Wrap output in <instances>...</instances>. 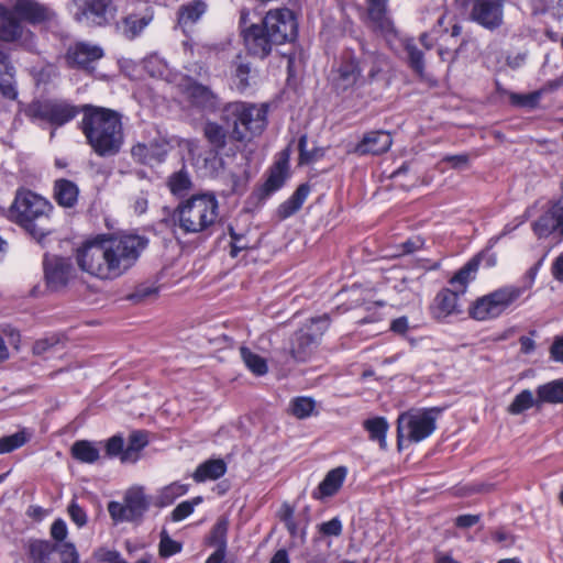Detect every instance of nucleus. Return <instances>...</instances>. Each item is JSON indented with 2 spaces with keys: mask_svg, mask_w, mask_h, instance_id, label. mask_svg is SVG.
<instances>
[{
  "mask_svg": "<svg viewBox=\"0 0 563 563\" xmlns=\"http://www.w3.org/2000/svg\"><path fill=\"white\" fill-rule=\"evenodd\" d=\"M95 556L100 562L115 563L121 559V554L115 550L100 548L95 552Z\"/></svg>",
  "mask_w": 563,
  "mask_h": 563,
  "instance_id": "0e129e2a",
  "label": "nucleus"
},
{
  "mask_svg": "<svg viewBox=\"0 0 563 563\" xmlns=\"http://www.w3.org/2000/svg\"><path fill=\"white\" fill-rule=\"evenodd\" d=\"M151 21L152 14H144L142 16L130 14L123 20L122 33L126 38L133 40L140 35Z\"/></svg>",
  "mask_w": 563,
  "mask_h": 563,
  "instance_id": "e433bc0d",
  "label": "nucleus"
},
{
  "mask_svg": "<svg viewBox=\"0 0 563 563\" xmlns=\"http://www.w3.org/2000/svg\"><path fill=\"white\" fill-rule=\"evenodd\" d=\"M15 11L22 18L32 22H40L49 16V10L34 0H18Z\"/></svg>",
  "mask_w": 563,
  "mask_h": 563,
  "instance_id": "2f4dec72",
  "label": "nucleus"
},
{
  "mask_svg": "<svg viewBox=\"0 0 563 563\" xmlns=\"http://www.w3.org/2000/svg\"><path fill=\"white\" fill-rule=\"evenodd\" d=\"M147 241L134 234L100 236L77 249L79 268L101 280H113L125 274L137 261Z\"/></svg>",
  "mask_w": 563,
  "mask_h": 563,
  "instance_id": "f257e3e1",
  "label": "nucleus"
},
{
  "mask_svg": "<svg viewBox=\"0 0 563 563\" xmlns=\"http://www.w3.org/2000/svg\"><path fill=\"white\" fill-rule=\"evenodd\" d=\"M307 136L302 135L299 139V163L300 164H311L319 161L324 156V150L321 147H314L311 151L307 150Z\"/></svg>",
  "mask_w": 563,
  "mask_h": 563,
  "instance_id": "8fccbe9b",
  "label": "nucleus"
},
{
  "mask_svg": "<svg viewBox=\"0 0 563 563\" xmlns=\"http://www.w3.org/2000/svg\"><path fill=\"white\" fill-rule=\"evenodd\" d=\"M371 67L368 69V80L373 81L376 79L377 75L383 70L384 66L387 64L386 58L383 56L371 55L368 56Z\"/></svg>",
  "mask_w": 563,
  "mask_h": 563,
  "instance_id": "680f3d73",
  "label": "nucleus"
},
{
  "mask_svg": "<svg viewBox=\"0 0 563 563\" xmlns=\"http://www.w3.org/2000/svg\"><path fill=\"white\" fill-rule=\"evenodd\" d=\"M550 353L554 361L563 363V336L554 340Z\"/></svg>",
  "mask_w": 563,
  "mask_h": 563,
  "instance_id": "774afa93",
  "label": "nucleus"
},
{
  "mask_svg": "<svg viewBox=\"0 0 563 563\" xmlns=\"http://www.w3.org/2000/svg\"><path fill=\"white\" fill-rule=\"evenodd\" d=\"M55 550L59 553L62 563H78V553L73 543H62Z\"/></svg>",
  "mask_w": 563,
  "mask_h": 563,
  "instance_id": "6e6d98bb",
  "label": "nucleus"
},
{
  "mask_svg": "<svg viewBox=\"0 0 563 563\" xmlns=\"http://www.w3.org/2000/svg\"><path fill=\"white\" fill-rule=\"evenodd\" d=\"M77 112L76 107L64 100L34 101L25 110V114L31 120L53 125H63L69 122Z\"/></svg>",
  "mask_w": 563,
  "mask_h": 563,
  "instance_id": "6e6552de",
  "label": "nucleus"
},
{
  "mask_svg": "<svg viewBox=\"0 0 563 563\" xmlns=\"http://www.w3.org/2000/svg\"><path fill=\"white\" fill-rule=\"evenodd\" d=\"M71 453L75 459L84 463H93L99 459V450L89 441H77L73 444Z\"/></svg>",
  "mask_w": 563,
  "mask_h": 563,
  "instance_id": "ea45409f",
  "label": "nucleus"
},
{
  "mask_svg": "<svg viewBox=\"0 0 563 563\" xmlns=\"http://www.w3.org/2000/svg\"><path fill=\"white\" fill-rule=\"evenodd\" d=\"M108 511L111 518L115 521H130L125 504L111 501L108 505Z\"/></svg>",
  "mask_w": 563,
  "mask_h": 563,
  "instance_id": "052dcab7",
  "label": "nucleus"
},
{
  "mask_svg": "<svg viewBox=\"0 0 563 563\" xmlns=\"http://www.w3.org/2000/svg\"><path fill=\"white\" fill-rule=\"evenodd\" d=\"M364 429L368 432L372 441H377L382 449H386V435L388 431V422L383 417H375L364 421Z\"/></svg>",
  "mask_w": 563,
  "mask_h": 563,
  "instance_id": "f704fd0d",
  "label": "nucleus"
},
{
  "mask_svg": "<svg viewBox=\"0 0 563 563\" xmlns=\"http://www.w3.org/2000/svg\"><path fill=\"white\" fill-rule=\"evenodd\" d=\"M227 472V465L223 460H208L201 463L192 474V478L197 483L206 481H216L223 476Z\"/></svg>",
  "mask_w": 563,
  "mask_h": 563,
  "instance_id": "5701e85b",
  "label": "nucleus"
},
{
  "mask_svg": "<svg viewBox=\"0 0 563 563\" xmlns=\"http://www.w3.org/2000/svg\"><path fill=\"white\" fill-rule=\"evenodd\" d=\"M506 0H474L471 19L479 25L494 30L501 25Z\"/></svg>",
  "mask_w": 563,
  "mask_h": 563,
  "instance_id": "9d476101",
  "label": "nucleus"
},
{
  "mask_svg": "<svg viewBox=\"0 0 563 563\" xmlns=\"http://www.w3.org/2000/svg\"><path fill=\"white\" fill-rule=\"evenodd\" d=\"M14 77V66L9 57L0 51V90L5 98L11 100H14L18 96Z\"/></svg>",
  "mask_w": 563,
  "mask_h": 563,
  "instance_id": "412c9836",
  "label": "nucleus"
},
{
  "mask_svg": "<svg viewBox=\"0 0 563 563\" xmlns=\"http://www.w3.org/2000/svg\"><path fill=\"white\" fill-rule=\"evenodd\" d=\"M461 33L462 26L452 20L448 21L445 12H442L432 30L421 34L420 42L427 49H430L439 42L446 44L456 42Z\"/></svg>",
  "mask_w": 563,
  "mask_h": 563,
  "instance_id": "9b49d317",
  "label": "nucleus"
},
{
  "mask_svg": "<svg viewBox=\"0 0 563 563\" xmlns=\"http://www.w3.org/2000/svg\"><path fill=\"white\" fill-rule=\"evenodd\" d=\"M147 444V434L143 431H133L129 437V443L122 452L121 462L135 463L139 452Z\"/></svg>",
  "mask_w": 563,
  "mask_h": 563,
  "instance_id": "c9c22d12",
  "label": "nucleus"
},
{
  "mask_svg": "<svg viewBox=\"0 0 563 563\" xmlns=\"http://www.w3.org/2000/svg\"><path fill=\"white\" fill-rule=\"evenodd\" d=\"M479 266V258L475 257L468 261L462 268H460L454 276L450 279L452 289L460 295L465 294L468 284L475 279Z\"/></svg>",
  "mask_w": 563,
  "mask_h": 563,
  "instance_id": "4be33fe9",
  "label": "nucleus"
},
{
  "mask_svg": "<svg viewBox=\"0 0 563 563\" xmlns=\"http://www.w3.org/2000/svg\"><path fill=\"white\" fill-rule=\"evenodd\" d=\"M124 440L121 435H113L106 442V452L109 456H122Z\"/></svg>",
  "mask_w": 563,
  "mask_h": 563,
  "instance_id": "bf43d9fd",
  "label": "nucleus"
},
{
  "mask_svg": "<svg viewBox=\"0 0 563 563\" xmlns=\"http://www.w3.org/2000/svg\"><path fill=\"white\" fill-rule=\"evenodd\" d=\"M44 272L46 284L52 290L64 288L74 277V268L69 260L57 256L45 258Z\"/></svg>",
  "mask_w": 563,
  "mask_h": 563,
  "instance_id": "f8f14e48",
  "label": "nucleus"
},
{
  "mask_svg": "<svg viewBox=\"0 0 563 563\" xmlns=\"http://www.w3.org/2000/svg\"><path fill=\"white\" fill-rule=\"evenodd\" d=\"M409 329L410 325L407 317H399L390 323V330L400 335H405Z\"/></svg>",
  "mask_w": 563,
  "mask_h": 563,
  "instance_id": "338daca9",
  "label": "nucleus"
},
{
  "mask_svg": "<svg viewBox=\"0 0 563 563\" xmlns=\"http://www.w3.org/2000/svg\"><path fill=\"white\" fill-rule=\"evenodd\" d=\"M129 520L133 521L142 517L147 509V500L140 488L130 489L124 498Z\"/></svg>",
  "mask_w": 563,
  "mask_h": 563,
  "instance_id": "72a5a7b5",
  "label": "nucleus"
},
{
  "mask_svg": "<svg viewBox=\"0 0 563 563\" xmlns=\"http://www.w3.org/2000/svg\"><path fill=\"white\" fill-rule=\"evenodd\" d=\"M201 503H202V497H200V496H197L190 500L181 501L172 511V514H170L172 520L175 522H178V521L186 519L194 512L195 507H197Z\"/></svg>",
  "mask_w": 563,
  "mask_h": 563,
  "instance_id": "09e8293b",
  "label": "nucleus"
},
{
  "mask_svg": "<svg viewBox=\"0 0 563 563\" xmlns=\"http://www.w3.org/2000/svg\"><path fill=\"white\" fill-rule=\"evenodd\" d=\"M152 145L145 143H139L132 147V156L140 163L151 164L153 161L161 162L163 157L166 155V150L163 148L162 152H152Z\"/></svg>",
  "mask_w": 563,
  "mask_h": 563,
  "instance_id": "79ce46f5",
  "label": "nucleus"
},
{
  "mask_svg": "<svg viewBox=\"0 0 563 563\" xmlns=\"http://www.w3.org/2000/svg\"><path fill=\"white\" fill-rule=\"evenodd\" d=\"M438 413L434 408L410 409L400 413L397 419L398 444L404 439L417 443L429 438L437 428Z\"/></svg>",
  "mask_w": 563,
  "mask_h": 563,
  "instance_id": "0eeeda50",
  "label": "nucleus"
},
{
  "mask_svg": "<svg viewBox=\"0 0 563 563\" xmlns=\"http://www.w3.org/2000/svg\"><path fill=\"white\" fill-rule=\"evenodd\" d=\"M536 393L541 407L544 404H563V378L538 386Z\"/></svg>",
  "mask_w": 563,
  "mask_h": 563,
  "instance_id": "a878e982",
  "label": "nucleus"
},
{
  "mask_svg": "<svg viewBox=\"0 0 563 563\" xmlns=\"http://www.w3.org/2000/svg\"><path fill=\"white\" fill-rule=\"evenodd\" d=\"M347 475L345 466H338L327 473L322 482L312 492V497L322 500L334 496L342 487Z\"/></svg>",
  "mask_w": 563,
  "mask_h": 563,
  "instance_id": "6ab92c4d",
  "label": "nucleus"
},
{
  "mask_svg": "<svg viewBox=\"0 0 563 563\" xmlns=\"http://www.w3.org/2000/svg\"><path fill=\"white\" fill-rule=\"evenodd\" d=\"M21 34V25L12 12L0 4V40L14 41Z\"/></svg>",
  "mask_w": 563,
  "mask_h": 563,
  "instance_id": "473e14b6",
  "label": "nucleus"
},
{
  "mask_svg": "<svg viewBox=\"0 0 563 563\" xmlns=\"http://www.w3.org/2000/svg\"><path fill=\"white\" fill-rule=\"evenodd\" d=\"M180 551L181 544L173 540L165 530L162 531L159 541V555L162 558H169L179 553Z\"/></svg>",
  "mask_w": 563,
  "mask_h": 563,
  "instance_id": "603ef678",
  "label": "nucleus"
},
{
  "mask_svg": "<svg viewBox=\"0 0 563 563\" xmlns=\"http://www.w3.org/2000/svg\"><path fill=\"white\" fill-rule=\"evenodd\" d=\"M143 68L153 78L163 79L167 82H173L176 79L167 63L158 55H151L143 60Z\"/></svg>",
  "mask_w": 563,
  "mask_h": 563,
  "instance_id": "bb28decb",
  "label": "nucleus"
},
{
  "mask_svg": "<svg viewBox=\"0 0 563 563\" xmlns=\"http://www.w3.org/2000/svg\"><path fill=\"white\" fill-rule=\"evenodd\" d=\"M525 289L509 285L500 287L487 295L477 298L470 307L471 318L477 321H488L500 317L516 300L520 298Z\"/></svg>",
  "mask_w": 563,
  "mask_h": 563,
  "instance_id": "423d86ee",
  "label": "nucleus"
},
{
  "mask_svg": "<svg viewBox=\"0 0 563 563\" xmlns=\"http://www.w3.org/2000/svg\"><path fill=\"white\" fill-rule=\"evenodd\" d=\"M51 536L56 541H63L67 537V526L63 519H57L53 522Z\"/></svg>",
  "mask_w": 563,
  "mask_h": 563,
  "instance_id": "69168bd1",
  "label": "nucleus"
},
{
  "mask_svg": "<svg viewBox=\"0 0 563 563\" xmlns=\"http://www.w3.org/2000/svg\"><path fill=\"white\" fill-rule=\"evenodd\" d=\"M360 78V67L354 59H351L340 66L335 77V87L338 90L345 91L355 86Z\"/></svg>",
  "mask_w": 563,
  "mask_h": 563,
  "instance_id": "c85d7f7f",
  "label": "nucleus"
},
{
  "mask_svg": "<svg viewBox=\"0 0 563 563\" xmlns=\"http://www.w3.org/2000/svg\"><path fill=\"white\" fill-rule=\"evenodd\" d=\"M316 402L310 397H297L290 402V411L298 419H305L311 416Z\"/></svg>",
  "mask_w": 563,
  "mask_h": 563,
  "instance_id": "a18cd8bd",
  "label": "nucleus"
},
{
  "mask_svg": "<svg viewBox=\"0 0 563 563\" xmlns=\"http://www.w3.org/2000/svg\"><path fill=\"white\" fill-rule=\"evenodd\" d=\"M68 515L74 523L79 528L87 523L86 511L75 500H73L68 506Z\"/></svg>",
  "mask_w": 563,
  "mask_h": 563,
  "instance_id": "13d9d810",
  "label": "nucleus"
},
{
  "mask_svg": "<svg viewBox=\"0 0 563 563\" xmlns=\"http://www.w3.org/2000/svg\"><path fill=\"white\" fill-rule=\"evenodd\" d=\"M532 407L541 408V404L538 402V396L534 397L531 390L525 389L515 397L508 407V412L520 415Z\"/></svg>",
  "mask_w": 563,
  "mask_h": 563,
  "instance_id": "58836bf2",
  "label": "nucleus"
},
{
  "mask_svg": "<svg viewBox=\"0 0 563 563\" xmlns=\"http://www.w3.org/2000/svg\"><path fill=\"white\" fill-rule=\"evenodd\" d=\"M240 354L244 364L253 374L261 376L267 373V364L262 356L244 346L240 349Z\"/></svg>",
  "mask_w": 563,
  "mask_h": 563,
  "instance_id": "a19ab883",
  "label": "nucleus"
},
{
  "mask_svg": "<svg viewBox=\"0 0 563 563\" xmlns=\"http://www.w3.org/2000/svg\"><path fill=\"white\" fill-rule=\"evenodd\" d=\"M243 38L249 52L261 58L266 57L271 52L275 42L271 41V36L264 30L263 25L252 24L242 30Z\"/></svg>",
  "mask_w": 563,
  "mask_h": 563,
  "instance_id": "2eb2a0df",
  "label": "nucleus"
},
{
  "mask_svg": "<svg viewBox=\"0 0 563 563\" xmlns=\"http://www.w3.org/2000/svg\"><path fill=\"white\" fill-rule=\"evenodd\" d=\"M263 26L276 45L291 42L297 36L296 16L287 8L269 10L263 19Z\"/></svg>",
  "mask_w": 563,
  "mask_h": 563,
  "instance_id": "1a4fd4ad",
  "label": "nucleus"
},
{
  "mask_svg": "<svg viewBox=\"0 0 563 563\" xmlns=\"http://www.w3.org/2000/svg\"><path fill=\"white\" fill-rule=\"evenodd\" d=\"M207 4L201 0H191L178 10V24L187 27L196 23L206 12Z\"/></svg>",
  "mask_w": 563,
  "mask_h": 563,
  "instance_id": "cd10ccee",
  "label": "nucleus"
},
{
  "mask_svg": "<svg viewBox=\"0 0 563 563\" xmlns=\"http://www.w3.org/2000/svg\"><path fill=\"white\" fill-rule=\"evenodd\" d=\"M185 92L192 103L202 108H213L217 104L216 95L207 87L197 82H188Z\"/></svg>",
  "mask_w": 563,
  "mask_h": 563,
  "instance_id": "b1692460",
  "label": "nucleus"
},
{
  "mask_svg": "<svg viewBox=\"0 0 563 563\" xmlns=\"http://www.w3.org/2000/svg\"><path fill=\"white\" fill-rule=\"evenodd\" d=\"M53 206L44 197L30 191L16 192L9 210L11 221L24 229L37 241H42L51 232V213Z\"/></svg>",
  "mask_w": 563,
  "mask_h": 563,
  "instance_id": "7ed1b4c3",
  "label": "nucleus"
},
{
  "mask_svg": "<svg viewBox=\"0 0 563 563\" xmlns=\"http://www.w3.org/2000/svg\"><path fill=\"white\" fill-rule=\"evenodd\" d=\"M406 52L408 54L410 67L419 75H422L424 69L423 54L418 47L412 43L408 42L406 44Z\"/></svg>",
  "mask_w": 563,
  "mask_h": 563,
  "instance_id": "3c124183",
  "label": "nucleus"
},
{
  "mask_svg": "<svg viewBox=\"0 0 563 563\" xmlns=\"http://www.w3.org/2000/svg\"><path fill=\"white\" fill-rule=\"evenodd\" d=\"M309 187L307 185H300L294 195L280 205L278 212L282 218H288L298 211L309 195Z\"/></svg>",
  "mask_w": 563,
  "mask_h": 563,
  "instance_id": "4c0bfd02",
  "label": "nucleus"
},
{
  "mask_svg": "<svg viewBox=\"0 0 563 563\" xmlns=\"http://www.w3.org/2000/svg\"><path fill=\"white\" fill-rule=\"evenodd\" d=\"M461 295L451 288L440 290L434 297L430 310L432 316L438 320L460 313L459 297Z\"/></svg>",
  "mask_w": 563,
  "mask_h": 563,
  "instance_id": "f3484780",
  "label": "nucleus"
},
{
  "mask_svg": "<svg viewBox=\"0 0 563 563\" xmlns=\"http://www.w3.org/2000/svg\"><path fill=\"white\" fill-rule=\"evenodd\" d=\"M288 177V154L282 153V157L272 167L269 176L265 183L266 191L278 190L286 181Z\"/></svg>",
  "mask_w": 563,
  "mask_h": 563,
  "instance_id": "c756f323",
  "label": "nucleus"
},
{
  "mask_svg": "<svg viewBox=\"0 0 563 563\" xmlns=\"http://www.w3.org/2000/svg\"><path fill=\"white\" fill-rule=\"evenodd\" d=\"M168 184L173 194H180L189 188L190 179L187 174L179 172L170 177Z\"/></svg>",
  "mask_w": 563,
  "mask_h": 563,
  "instance_id": "5fc2aeb1",
  "label": "nucleus"
},
{
  "mask_svg": "<svg viewBox=\"0 0 563 563\" xmlns=\"http://www.w3.org/2000/svg\"><path fill=\"white\" fill-rule=\"evenodd\" d=\"M205 136L216 148H223L227 143V131L216 122H207L203 128Z\"/></svg>",
  "mask_w": 563,
  "mask_h": 563,
  "instance_id": "c03bdc74",
  "label": "nucleus"
},
{
  "mask_svg": "<svg viewBox=\"0 0 563 563\" xmlns=\"http://www.w3.org/2000/svg\"><path fill=\"white\" fill-rule=\"evenodd\" d=\"M103 56V51L100 46L89 43H77L69 48L67 57L68 60L78 67H87L89 64L100 59Z\"/></svg>",
  "mask_w": 563,
  "mask_h": 563,
  "instance_id": "aec40b11",
  "label": "nucleus"
},
{
  "mask_svg": "<svg viewBox=\"0 0 563 563\" xmlns=\"http://www.w3.org/2000/svg\"><path fill=\"white\" fill-rule=\"evenodd\" d=\"M53 551L54 548L48 541H34L30 544V556L33 563H48Z\"/></svg>",
  "mask_w": 563,
  "mask_h": 563,
  "instance_id": "de8ad7c7",
  "label": "nucleus"
},
{
  "mask_svg": "<svg viewBox=\"0 0 563 563\" xmlns=\"http://www.w3.org/2000/svg\"><path fill=\"white\" fill-rule=\"evenodd\" d=\"M319 530L324 536L338 537L342 532V523L338 518H333L320 525Z\"/></svg>",
  "mask_w": 563,
  "mask_h": 563,
  "instance_id": "e2e57ef3",
  "label": "nucleus"
},
{
  "mask_svg": "<svg viewBox=\"0 0 563 563\" xmlns=\"http://www.w3.org/2000/svg\"><path fill=\"white\" fill-rule=\"evenodd\" d=\"M219 216L217 198L210 194L195 195L181 201L174 211L177 230L185 234L201 233L212 227Z\"/></svg>",
  "mask_w": 563,
  "mask_h": 563,
  "instance_id": "20e7f679",
  "label": "nucleus"
},
{
  "mask_svg": "<svg viewBox=\"0 0 563 563\" xmlns=\"http://www.w3.org/2000/svg\"><path fill=\"white\" fill-rule=\"evenodd\" d=\"M367 19L371 27L383 35L394 34V22L388 12V0H366Z\"/></svg>",
  "mask_w": 563,
  "mask_h": 563,
  "instance_id": "dca6fc26",
  "label": "nucleus"
},
{
  "mask_svg": "<svg viewBox=\"0 0 563 563\" xmlns=\"http://www.w3.org/2000/svg\"><path fill=\"white\" fill-rule=\"evenodd\" d=\"M223 119L232 128L233 140L250 142L264 131L267 122V108L265 104L231 102L223 110Z\"/></svg>",
  "mask_w": 563,
  "mask_h": 563,
  "instance_id": "39448f33",
  "label": "nucleus"
},
{
  "mask_svg": "<svg viewBox=\"0 0 563 563\" xmlns=\"http://www.w3.org/2000/svg\"><path fill=\"white\" fill-rule=\"evenodd\" d=\"M115 12L111 0H88L77 19L88 25H103L114 19Z\"/></svg>",
  "mask_w": 563,
  "mask_h": 563,
  "instance_id": "ddd939ff",
  "label": "nucleus"
},
{
  "mask_svg": "<svg viewBox=\"0 0 563 563\" xmlns=\"http://www.w3.org/2000/svg\"><path fill=\"white\" fill-rule=\"evenodd\" d=\"M393 144V137L388 132L373 131L366 133L355 146L354 153L358 155H379L387 152Z\"/></svg>",
  "mask_w": 563,
  "mask_h": 563,
  "instance_id": "a211bd4d",
  "label": "nucleus"
},
{
  "mask_svg": "<svg viewBox=\"0 0 563 563\" xmlns=\"http://www.w3.org/2000/svg\"><path fill=\"white\" fill-rule=\"evenodd\" d=\"M533 232L539 238H548L558 233L563 238V199L551 206V208L539 217L532 225Z\"/></svg>",
  "mask_w": 563,
  "mask_h": 563,
  "instance_id": "4468645a",
  "label": "nucleus"
},
{
  "mask_svg": "<svg viewBox=\"0 0 563 563\" xmlns=\"http://www.w3.org/2000/svg\"><path fill=\"white\" fill-rule=\"evenodd\" d=\"M189 486L179 482H173L159 488L154 496V505L157 507H167L177 498L188 493Z\"/></svg>",
  "mask_w": 563,
  "mask_h": 563,
  "instance_id": "393cba45",
  "label": "nucleus"
},
{
  "mask_svg": "<svg viewBox=\"0 0 563 563\" xmlns=\"http://www.w3.org/2000/svg\"><path fill=\"white\" fill-rule=\"evenodd\" d=\"M250 74H251V68H250L249 64L241 63V64L236 65L235 73H234V84L240 91L245 90L250 86V81H249Z\"/></svg>",
  "mask_w": 563,
  "mask_h": 563,
  "instance_id": "864d4df0",
  "label": "nucleus"
},
{
  "mask_svg": "<svg viewBox=\"0 0 563 563\" xmlns=\"http://www.w3.org/2000/svg\"><path fill=\"white\" fill-rule=\"evenodd\" d=\"M227 532L228 521L225 519L219 520L212 530L213 543L218 547L227 548Z\"/></svg>",
  "mask_w": 563,
  "mask_h": 563,
  "instance_id": "4d7b16f0",
  "label": "nucleus"
},
{
  "mask_svg": "<svg viewBox=\"0 0 563 563\" xmlns=\"http://www.w3.org/2000/svg\"><path fill=\"white\" fill-rule=\"evenodd\" d=\"M78 187L70 180L58 179L54 187V197L58 205L70 208L75 206L78 200Z\"/></svg>",
  "mask_w": 563,
  "mask_h": 563,
  "instance_id": "7c9ffc66",
  "label": "nucleus"
},
{
  "mask_svg": "<svg viewBox=\"0 0 563 563\" xmlns=\"http://www.w3.org/2000/svg\"><path fill=\"white\" fill-rule=\"evenodd\" d=\"M82 132L93 151L100 156L117 154L123 144L121 117L118 112L87 106L81 121Z\"/></svg>",
  "mask_w": 563,
  "mask_h": 563,
  "instance_id": "f03ea898",
  "label": "nucleus"
},
{
  "mask_svg": "<svg viewBox=\"0 0 563 563\" xmlns=\"http://www.w3.org/2000/svg\"><path fill=\"white\" fill-rule=\"evenodd\" d=\"M320 334H310L308 331L301 330L296 335L297 346L292 347V353L299 360H303L308 354L310 346L314 345Z\"/></svg>",
  "mask_w": 563,
  "mask_h": 563,
  "instance_id": "37998d69",
  "label": "nucleus"
},
{
  "mask_svg": "<svg viewBox=\"0 0 563 563\" xmlns=\"http://www.w3.org/2000/svg\"><path fill=\"white\" fill-rule=\"evenodd\" d=\"M29 440V435L25 431H19L16 433L0 438V454L10 453L21 446H23Z\"/></svg>",
  "mask_w": 563,
  "mask_h": 563,
  "instance_id": "49530a36",
  "label": "nucleus"
}]
</instances>
